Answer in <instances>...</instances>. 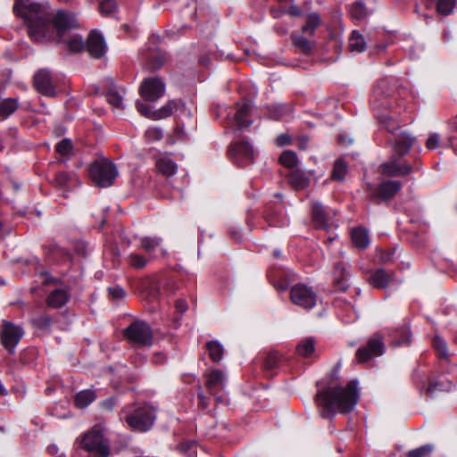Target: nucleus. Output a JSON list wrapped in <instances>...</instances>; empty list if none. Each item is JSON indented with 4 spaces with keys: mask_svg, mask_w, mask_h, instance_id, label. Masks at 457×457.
I'll list each match as a JSON object with an SVG mask.
<instances>
[{
    "mask_svg": "<svg viewBox=\"0 0 457 457\" xmlns=\"http://www.w3.org/2000/svg\"><path fill=\"white\" fill-rule=\"evenodd\" d=\"M18 108V101L15 98H7L0 103V116L4 119L12 115Z\"/></svg>",
    "mask_w": 457,
    "mask_h": 457,
    "instance_id": "32",
    "label": "nucleus"
},
{
    "mask_svg": "<svg viewBox=\"0 0 457 457\" xmlns=\"http://www.w3.org/2000/svg\"><path fill=\"white\" fill-rule=\"evenodd\" d=\"M230 159L237 165H245L253 162L254 150L245 140L235 141L228 149Z\"/></svg>",
    "mask_w": 457,
    "mask_h": 457,
    "instance_id": "10",
    "label": "nucleus"
},
{
    "mask_svg": "<svg viewBox=\"0 0 457 457\" xmlns=\"http://www.w3.org/2000/svg\"><path fill=\"white\" fill-rule=\"evenodd\" d=\"M380 124L392 135H395L399 129L397 122L386 113L378 114Z\"/></svg>",
    "mask_w": 457,
    "mask_h": 457,
    "instance_id": "36",
    "label": "nucleus"
},
{
    "mask_svg": "<svg viewBox=\"0 0 457 457\" xmlns=\"http://www.w3.org/2000/svg\"><path fill=\"white\" fill-rule=\"evenodd\" d=\"M393 343L395 345H403L410 342L411 334L408 328L403 327L394 332Z\"/></svg>",
    "mask_w": 457,
    "mask_h": 457,
    "instance_id": "39",
    "label": "nucleus"
},
{
    "mask_svg": "<svg viewBox=\"0 0 457 457\" xmlns=\"http://www.w3.org/2000/svg\"><path fill=\"white\" fill-rule=\"evenodd\" d=\"M402 184L399 181L387 180L382 182L372 193L371 197L378 198L383 201H387L395 196V195L401 189Z\"/></svg>",
    "mask_w": 457,
    "mask_h": 457,
    "instance_id": "19",
    "label": "nucleus"
},
{
    "mask_svg": "<svg viewBox=\"0 0 457 457\" xmlns=\"http://www.w3.org/2000/svg\"><path fill=\"white\" fill-rule=\"evenodd\" d=\"M70 180L71 176L67 172L62 171L59 172L55 177V185L61 188H64L65 187H67Z\"/></svg>",
    "mask_w": 457,
    "mask_h": 457,
    "instance_id": "54",
    "label": "nucleus"
},
{
    "mask_svg": "<svg viewBox=\"0 0 457 457\" xmlns=\"http://www.w3.org/2000/svg\"><path fill=\"white\" fill-rule=\"evenodd\" d=\"M356 380L350 381L346 386H334L319 391L316 395L317 404L322 409L321 416L329 418L336 412L352 411L358 403L359 390Z\"/></svg>",
    "mask_w": 457,
    "mask_h": 457,
    "instance_id": "2",
    "label": "nucleus"
},
{
    "mask_svg": "<svg viewBox=\"0 0 457 457\" xmlns=\"http://www.w3.org/2000/svg\"><path fill=\"white\" fill-rule=\"evenodd\" d=\"M206 348L208 350L210 358L213 361L220 362L222 360L224 347L219 341L212 340L208 342L206 344Z\"/></svg>",
    "mask_w": 457,
    "mask_h": 457,
    "instance_id": "29",
    "label": "nucleus"
},
{
    "mask_svg": "<svg viewBox=\"0 0 457 457\" xmlns=\"http://www.w3.org/2000/svg\"><path fill=\"white\" fill-rule=\"evenodd\" d=\"M315 349V341L312 337L302 340L296 346V352L299 355L309 357Z\"/></svg>",
    "mask_w": 457,
    "mask_h": 457,
    "instance_id": "33",
    "label": "nucleus"
},
{
    "mask_svg": "<svg viewBox=\"0 0 457 457\" xmlns=\"http://www.w3.org/2000/svg\"><path fill=\"white\" fill-rule=\"evenodd\" d=\"M320 23L317 13H311L307 17L306 23L301 31H294L291 34L293 45L303 54L310 55L314 48V42L310 39Z\"/></svg>",
    "mask_w": 457,
    "mask_h": 457,
    "instance_id": "3",
    "label": "nucleus"
},
{
    "mask_svg": "<svg viewBox=\"0 0 457 457\" xmlns=\"http://www.w3.org/2000/svg\"><path fill=\"white\" fill-rule=\"evenodd\" d=\"M290 299L293 303L309 310L316 305L318 295L312 287L299 283L292 287Z\"/></svg>",
    "mask_w": 457,
    "mask_h": 457,
    "instance_id": "6",
    "label": "nucleus"
},
{
    "mask_svg": "<svg viewBox=\"0 0 457 457\" xmlns=\"http://www.w3.org/2000/svg\"><path fill=\"white\" fill-rule=\"evenodd\" d=\"M308 144V138L307 137H301L298 140V146L302 149L306 148Z\"/></svg>",
    "mask_w": 457,
    "mask_h": 457,
    "instance_id": "60",
    "label": "nucleus"
},
{
    "mask_svg": "<svg viewBox=\"0 0 457 457\" xmlns=\"http://www.w3.org/2000/svg\"><path fill=\"white\" fill-rule=\"evenodd\" d=\"M136 105H137V111H138L142 115H144V116H145V117H148V118H152V119H153V113H154V112H152V111H151L150 107H149L147 104H144V103H142V102L137 101V104H136Z\"/></svg>",
    "mask_w": 457,
    "mask_h": 457,
    "instance_id": "55",
    "label": "nucleus"
},
{
    "mask_svg": "<svg viewBox=\"0 0 457 457\" xmlns=\"http://www.w3.org/2000/svg\"><path fill=\"white\" fill-rule=\"evenodd\" d=\"M348 263L340 261L335 264L334 284L337 290L345 291L349 287L348 283Z\"/></svg>",
    "mask_w": 457,
    "mask_h": 457,
    "instance_id": "21",
    "label": "nucleus"
},
{
    "mask_svg": "<svg viewBox=\"0 0 457 457\" xmlns=\"http://www.w3.org/2000/svg\"><path fill=\"white\" fill-rule=\"evenodd\" d=\"M279 161L284 166L293 168L297 164L298 158L295 152L287 150L282 153Z\"/></svg>",
    "mask_w": 457,
    "mask_h": 457,
    "instance_id": "42",
    "label": "nucleus"
},
{
    "mask_svg": "<svg viewBox=\"0 0 457 457\" xmlns=\"http://www.w3.org/2000/svg\"><path fill=\"white\" fill-rule=\"evenodd\" d=\"M175 307L178 312L184 313L187 310V303L183 299H179L176 302Z\"/></svg>",
    "mask_w": 457,
    "mask_h": 457,
    "instance_id": "57",
    "label": "nucleus"
},
{
    "mask_svg": "<svg viewBox=\"0 0 457 457\" xmlns=\"http://www.w3.org/2000/svg\"><path fill=\"white\" fill-rule=\"evenodd\" d=\"M347 171V164L343 160H337L332 170V179L341 181L345 179Z\"/></svg>",
    "mask_w": 457,
    "mask_h": 457,
    "instance_id": "41",
    "label": "nucleus"
},
{
    "mask_svg": "<svg viewBox=\"0 0 457 457\" xmlns=\"http://www.w3.org/2000/svg\"><path fill=\"white\" fill-rule=\"evenodd\" d=\"M72 149L71 141L69 139H63L56 145V151L62 155H68L71 154Z\"/></svg>",
    "mask_w": 457,
    "mask_h": 457,
    "instance_id": "52",
    "label": "nucleus"
},
{
    "mask_svg": "<svg viewBox=\"0 0 457 457\" xmlns=\"http://www.w3.org/2000/svg\"><path fill=\"white\" fill-rule=\"evenodd\" d=\"M420 169V165L411 166L406 162L401 163L397 159H392L380 165V172L386 176H406Z\"/></svg>",
    "mask_w": 457,
    "mask_h": 457,
    "instance_id": "14",
    "label": "nucleus"
},
{
    "mask_svg": "<svg viewBox=\"0 0 457 457\" xmlns=\"http://www.w3.org/2000/svg\"><path fill=\"white\" fill-rule=\"evenodd\" d=\"M145 137L148 141H158L162 137V130L158 128H150L145 131Z\"/></svg>",
    "mask_w": 457,
    "mask_h": 457,
    "instance_id": "53",
    "label": "nucleus"
},
{
    "mask_svg": "<svg viewBox=\"0 0 457 457\" xmlns=\"http://www.w3.org/2000/svg\"><path fill=\"white\" fill-rule=\"evenodd\" d=\"M140 94L146 100L155 102L165 94V84L159 78L145 79L140 87Z\"/></svg>",
    "mask_w": 457,
    "mask_h": 457,
    "instance_id": "12",
    "label": "nucleus"
},
{
    "mask_svg": "<svg viewBox=\"0 0 457 457\" xmlns=\"http://www.w3.org/2000/svg\"><path fill=\"white\" fill-rule=\"evenodd\" d=\"M289 181L296 189L305 188L310 184L309 177L301 170H293L289 175Z\"/></svg>",
    "mask_w": 457,
    "mask_h": 457,
    "instance_id": "26",
    "label": "nucleus"
},
{
    "mask_svg": "<svg viewBox=\"0 0 457 457\" xmlns=\"http://www.w3.org/2000/svg\"><path fill=\"white\" fill-rule=\"evenodd\" d=\"M350 13L353 19L361 21L367 17L368 12L362 2L355 3L350 9Z\"/></svg>",
    "mask_w": 457,
    "mask_h": 457,
    "instance_id": "43",
    "label": "nucleus"
},
{
    "mask_svg": "<svg viewBox=\"0 0 457 457\" xmlns=\"http://www.w3.org/2000/svg\"><path fill=\"white\" fill-rule=\"evenodd\" d=\"M34 84L37 91L42 95L46 96H54L55 95L52 77L47 70H40L35 74Z\"/></svg>",
    "mask_w": 457,
    "mask_h": 457,
    "instance_id": "15",
    "label": "nucleus"
},
{
    "mask_svg": "<svg viewBox=\"0 0 457 457\" xmlns=\"http://www.w3.org/2000/svg\"><path fill=\"white\" fill-rule=\"evenodd\" d=\"M366 43L363 37L357 31H353L349 38V48L352 52L361 53L364 51Z\"/></svg>",
    "mask_w": 457,
    "mask_h": 457,
    "instance_id": "34",
    "label": "nucleus"
},
{
    "mask_svg": "<svg viewBox=\"0 0 457 457\" xmlns=\"http://www.w3.org/2000/svg\"><path fill=\"white\" fill-rule=\"evenodd\" d=\"M109 293L114 299H120L125 296V292L121 287H110Z\"/></svg>",
    "mask_w": 457,
    "mask_h": 457,
    "instance_id": "56",
    "label": "nucleus"
},
{
    "mask_svg": "<svg viewBox=\"0 0 457 457\" xmlns=\"http://www.w3.org/2000/svg\"><path fill=\"white\" fill-rule=\"evenodd\" d=\"M70 294L66 289L57 288L53 290L47 297L48 306L58 309L62 307L69 300Z\"/></svg>",
    "mask_w": 457,
    "mask_h": 457,
    "instance_id": "25",
    "label": "nucleus"
},
{
    "mask_svg": "<svg viewBox=\"0 0 457 457\" xmlns=\"http://www.w3.org/2000/svg\"><path fill=\"white\" fill-rule=\"evenodd\" d=\"M155 420L154 410L147 405L137 408L133 414L126 417L128 424L139 431L148 430Z\"/></svg>",
    "mask_w": 457,
    "mask_h": 457,
    "instance_id": "8",
    "label": "nucleus"
},
{
    "mask_svg": "<svg viewBox=\"0 0 457 457\" xmlns=\"http://www.w3.org/2000/svg\"><path fill=\"white\" fill-rule=\"evenodd\" d=\"M279 145H285L289 143V137L287 135H281L277 139Z\"/></svg>",
    "mask_w": 457,
    "mask_h": 457,
    "instance_id": "59",
    "label": "nucleus"
},
{
    "mask_svg": "<svg viewBox=\"0 0 457 457\" xmlns=\"http://www.w3.org/2000/svg\"><path fill=\"white\" fill-rule=\"evenodd\" d=\"M146 60H147V63H146L147 69L150 71H154V70L161 68L164 64V62L166 61V54H165V53L158 50V51L150 53L146 56Z\"/></svg>",
    "mask_w": 457,
    "mask_h": 457,
    "instance_id": "28",
    "label": "nucleus"
},
{
    "mask_svg": "<svg viewBox=\"0 0 457 457\" xmlns=\"http://www.w3.org/2000/svg\"><path fill=\"white\" fill-rule=\"evenodd\" d=\"M456 0H438L436 9L438 13L446 16L453 12Z\"/></svg>",
    "mask_w": 457,
    "mask_h": 457,
    "instance_id": "44",
    "label": "nucleus"
},
{
    "mask_svg": "<svg viewBox=\"0 0 457 457\" xmlns=\"http://www.w3.org/2000/svg\"><path fill=\"white\" fill-rule=\"evenodd\" d=\"M47 452L51 454H56L58 453V447L55 445H50L47 447Z\"/></svg>",
    "mask_w": 457,
    "mask_h": 457,
    "instance_id": "61",
    "label": "nucleus"
},
{
    "mask_svg": "<svg viewBox=\"0 0 457 457\" xmlns=\"http://www.w3.org/2000/svg\"><path fill=\"white\" fill-rule=\"evenodd\" d=\"M155 166L158 171L166 177L174 175L178 170L177 164L167 155L156 157Z\"/></svg>",
    "mask_w": 457,
    "mask_h": 457,
    "instance_id": "24",
    "label": "nucleus"
},
{
    "mask_svg": "<svg viewBox=\"0 0 457 457\" xmlns=\"http://www.w3.org/2000/svg\"><path fill=\"white\" fill-rule=\"evenodd\" d=\"M88 172L93 182L100 187L112 186L118 175L116 166L106 159L96 160L90 165Z\"/></svg>",
    "mask_w": 457,
    "mask_h": 457,
    "instance_id": "5",
    "label": "nucleus"
},
{
    "mask_svg": "<svg viewBox=\"0 0 457 457\" xmlns=\"http://www.w3.org/2000/svg\"><path fill=\"white\" fill-rule=\"evenodd\" d=\"M117 10V4L114 0H104L99 4V12L103 15H112Z\"/></svg>",
    "mask_w": 457,
    "mask_h": 457,
    "instance_id": "48",
    "label": "nucleus"
},
{
    "mask_svg": "<svg viewBox=\"0 0 457 457\" xmlns=\"http://www.w3.org/2000/svg\"><path fill=\"white\" fill-rule=\"evenodd\" d=\"M179 111V112L186 111L185 104L180 100H170L162 108L154 112L153 119H154V120L164 119Z\"/></svg>",
    "mask_w": 457,
    "mask_h": 457,
    "instance_id": "22",
    "label": "nucleus"
},
{
    "mask_svg": "<svg viewBox=\"0 0 457 457\" xmlns=\"http://www.w3.org/2000/svg\"><path fill=\"white\" fill-rule=\"evenodd\" d=\"M434 450V446L430 444L422 445L416 449L409 451L406 455L407 457H426L429 455Z\"/></svg>",
    "mask_w": 457,
    "mask_h": 457,
    "instance_id": "45",
    "label": "nucleus"
},
{
    "mask_svg": "<svg viewBox=\"0 0 457 457\" xmlns=\"http://www.w3.org/2000/svg\"><path fill=\"white\" fill-rule=\"evenodd\" d=\"M384 353L383 337L379 333L374 334L365 346L360 347L356 352L357 359L360 362H366L375 356Z\"/></svg>",
    "mask_w": 457,
    "mask_h": 457,
    "instance_id": "11",
    "label": "nucleus"
},
{
    "mask_svg": "<svg viewBox=\"0 0 457 457\" xmlns=\"http://www.w3.org/2000/svg\"><path fill=\"white\" fill-rule=\"evenodd\" d=\"M163 360H164V356L160 354V353H157L154 356V361H155V362H162V361H163Z\"/></svg>",
    "mask_w": 457,
    "mask_h": 457,
    "instance_id": "63",
    "label": "nucleus"
},
{
    "mask_svg": "<svg viewBox=\"0 0 457 457\" xmlns=\"http://www.w3.org/2000/svg\"><path fill=\"white\" fill-rule=\"evenodd\" d=\"M82 447L98 457H108L110 453L109 441L105 437L104 428L100 425L93 427L85 433L81 440Z\"/></svg>",
    "mask_w": 457,
    "mask_h": 457,
    "instance_id": "4",
    "label": "nucleus"
},
{
    "mask_svg": "<svg viewBox=\"0 0 457 457\" xmlns=\"http://www.w3.org/2000/svg\"><path fill=\"white\" fill-rule=\"evenodd\" d=\"M106 97L107 101L113 107L118 109H123V97L119 92L112 89L109 91Z\"/></svg>",
    "mask_w": 457,
    "mask_h": 457,
    "instance_id": "47",
    "label": "nucleus"
},
{
    "mask_svg": "<svg viewBox=\"0 0 457 457\" xmlns=\"http://www.w3.org/2000/svg\"><path fill=\"white\" fill-rule=\"evenodd\" d=\"M251 110V104L245 102L237 104V111L234 115V122L238 130H243L251 126L252 120H247Z\"/></svg>",
    "mask_w": 457,
    "mask_h": 457,
    "instance_id": "23",
    "label": "nucleus"
},
{
    "mask_svg": "<svg viewBox=\"0 0 457 457\" xmlns=\"http://www.w3.org/2000/svg\"><path fill=\"white\" fill-rule=\"evenodd\" d=\"M393 92L394 89L390 87L389 81L386 79H380L372 92L371 104L373 108L387 107L389 105L388 97Z\"/></svg>",
    "mask_w": 457,
    "mask_h": 457,
    "instance_id": "13",
    "label": "nucleus"
},
{
    "mask_svg": "<svg viewBox=\"0 0 457 457\" xmlns=\"http://www.w3.org/2000/svg\"><path fill=\"white\" fill-rule=\"evenodd\" d=\"M270 116L274 120H279L282 118V114L277 111L274 113H271Z\"/></svg>",
    "mask_w": 457,
    "mask_h": 457,
    "instance_id": "64",
    "label": "nucleus"
},
{
    "mask_svg": "<svg viewBox=\"0 0 457 457\" xmlns=\"http://www.w3.org/2000/svg\"><path fill=\"white\" fill-rule=\"evenodd\" d=\"M67 49L71 53H79L85 47V43L81 36L75 34L63 41Z\"/></svg>",
    "mask_w": 457,
    "mask_h": 457,
    "instance_id": "35",
    "label": "nucleus"
},
{
    "mask_svg": "<svg viewBox=\"0 0 457 457\" xmlns=\"http://www.w3.org/2000/svg\"><path fill=\"white\" fill-rule=\"evenodd\" d=\"M13 12L27 23L29 37L37 42L51 41L62 37L69 29L79 27L74 12L59 10L51 13L46 4H40L30 0H15Z\"/></svg>",
    "mask_w": 457,
    "mask_h": 457,
    "instance_id": "1",
    "label": "nucleus"
},
{
    "mask_svg": "<svg viewBox=\"0 0 457 457\" xmlns=\"http://www.w3.org/2000/svg\"><path fill=\"white\" fill-rule=\"evenodd\" d=\"M32 322L39 329H48L52 324V318L47 314H43L33 319Z\"/></svg>",
    "mask_w": 457,
    "mask_h": 457,
    "instance_id": "50",
    "label": "nucleus"
},
{
    "mask_svg": "<svg viewBox=\"0 0 457 457\" xmlns=\"http://www.w3.org/2000/svg\"><path fill=\"white\" fill-rule=\"evenodd\" d=\"M125 337L138 345H150L153 342V332L149 325L144 321H134L124 330Z\"/></svg>",
    "mask_w": 457,
    "mask_h": 457,
    "instance_id": "7",
    "label": "nucleus"
},
{
    "mask_svg": "<svg viewBox=\"0 0 457 457\" xmlns=\"http://www.w3.org/2000/svg\"><path fill=\"white\" fill-rule=\"evenodd\" d=\"M453 387V385L452 384V382H450L447 379H445L444 378H441L438 381H435L429 384L428 387V393L432 395L436 391L449 392L452 390Z\"/></svg>",
    "mask_w": 457,
    "mask_h": 457,
    "instance_id": "38",
    "label": "nucleus"
},
{
    "mask_svg": "<svg viewBox=\"0 0 457 457\" xmlns=\"http://www.w3.org/2000/svg\"><path fill=\"white\" fill-rule=\"evenodd\" d=\"M87 49L95 58L102 57L106 52V44L104 37L96 30H93L87 40Z\"/></svg>",
    "mask_w": 457,
    "mask_h": 457,
    "instance_id": "18",
    "label": "nucleus"
},
{
    "mask_svg": "<svg viewBox=\"0 0 457 457\" xmlns=\"http://www.w3.org/2000/svg\"><path fill=\"white\" fill-rule=\"evenodd\" d=\"M24 335L21 327L14 325L12 322L3 320L1 341L4 347L9 353L12 354L15 352L17 345Z\"/></svg>",
    "mask_w": 457,
    "mask_h": 457,
    "instance_id": "9",
    "label": "nucleus"
},
{
    "mask_svg": "<svg viewBox=\"0 0 457 457\" xmlns=\"http://www.w3.org/2000/svg\"><path fill=\"white\" fill-rule=\"evenodd\" d=\"M278 361L279 357L277 352L270 353L263 363L265 370L271 371L274 370L278 366Z\"/></svg>",
    "mask_w": 457,
    "mask_h": 457,
    "instance_id": "49",
    "label": "nucleus"
},
{
    "mask_svg": "<svg viewBox=\"0 0 457 457\" xmlns=\"http://www.w3.org/2000/svg\"><path fill=\"white\" fill-rule=\"evenodd\" d=\"M433 346L440 357L445 359L448 358L447 345L446 342L444 339H442L438 336H436L433 340Z\"/></svg>",
    "mask_w": 457,
    "mask_h": 457,
    "instance_id": "46",
    "label": "nucleus"
},
{
    "mask_svg": "<svg viewBox=\"0 0 457 457\" xmlns=\"http://www.w3.org/2000/svg\"><path fill=\"white\" fill-rule=\"evenodd\" d=\"M449 124L453 130L457 132V116L453 120H450Z\"/></svg>",
    "mask_w": 457,
    "mask_h": 457,
    "instance_id": "62",
    "label": "nucleus"
},
{
    "mask_svg": "<svg viewBox=\"0 0 457 457\" xmlns=\"http://www.w3.org/2000/svg\"><path fill=\"white\" fill-rule=\"evenodd\" d=\"M206 386L209 392L215 396L219 402L223 401L222 396L217 395V389H224L226 386V376L220 370H213L207 375Z\"/></svg>",
    "mask_w": 457,
    "mask_h": 457,
    "instance_id": "17",
    "label": "nucleus"
},
{
    "mask_svg": "<svg viewBox=\"0 0 457 457\" xmlns=\"http://www.w3.org/2000/svg\"><path fill=\"white\" fill-rule=\"evenodd\" d=\"M338 140L341 145H345V146L351 145L353 142L352 138H350L346 136H344V135H340L338 137Z\"/></svg>",
    "mask_w": 457,
    "mask_h": 457,
    "instance_id": "58",
    "label": "nucleus"
},
{
    "mask_svg": "<svg viewBox=\"0 0 457 457\" xmlns=\"http://www.w3.org/2000/svg\"><path fill=\"white\" fill-rule=\"evenodd\" d=\"M126 261L132 268L140 270L147 265L149 258H145L137 253H130L126 257Z\"/></svg>",
    "mask_w": 457,
    "mask_h": 457,
    "instance_id": "37",
    "label": "nucleus"
},
{
    "mask_svg": "<svg viewBox=\"0 0 457 457\" xmlns=\"http://www.w3.org/2000/svg\"><path fill=\"white\" fill-rule=\"evenodd\" d=\"M352 240L354 246L360 249L366 248L370 244L369 234L362 228H356L352 230Z\"/></svg>",
    "mask_w": 457,
    "mask_h": 457,
    "instance_id": "27",
    "label": "nucleus"
},
{
    "mask_svg": "<svg viewBox=\"0 0 457 457\" xmlns=\"http://www.w3.org/2000/svg\"><path fill=\"white\" fill-rule=\"evenodd\" d=\"M441 143V137L438 133H430L426 140V147L428 150H435L439 147Z\"/></svg>",
    "mask_w": 457,
    "mask_h": 457,
    "instance_id": "51",
    "label": "nucleus"
},
{
    "mask_svg": "<svg viewBox=\"0 0 457 457\" xmlns=\"http://www.w3.org/2000/svg\"><path fill=\"white\" fill-rule=\"evenodd\" d=\"M162 239L159 237H142L140 239V248H142L146 253H150L152 251L156 249L161 245Z\"/></svg>",
    "mask_w": 457,
    "mask_h": 457,
    "instance_id": "40",
    "label": "nucleus"
},
{
    "mask_svg": "<svg viewBox=\"0 0 457 457\" xmlns=\"http://www.w3.org/2000/svg\"><path fill=\"white\" fill-rule=\"evenodd\" d=\"M96 398L94 391L87 389L79 392L76 395L75 403L79 408L87 407Z\"/></svg>",
    "mask_w": 457,
    "mask_h": 457,
    "instance_id": "31",
    "label": "nucleus"
},
{
    "mask_svg": "<svg viewBox=\"0 0 457 457\" xmlns=\"http://www.w3.org/2000/svg\"><path fill=\"white\" fill-rule=\"evenodd\" d=\"M389 140L394 142V150L399 155L406 154L414 143V137L400 129Z\"/></svg>",
    "mask_w": 457,
    "mask_h": 457,
    "instance_id": "20",
    "label": "nucleus"
},
{
    "mask_svg": "<svg viewBox=\"0 0 457 457\" xmlns=\"http://www.w3.org/2000/svg\"><path fill=\"white\" fill-rule=\"evenodd\" d=\"M332 214L320 203L315 202L312 206V222L316 228H328L330 226Z\"/></svg>",
    "mask_w": 457,
    "mask_h": 457,
    "instance_id": "16",
    "label": "nucleus"
},
{
    "mask_svg": "<svg viewBox=\"0 0 457 457\" xmlns=\"http://www.w3.org/2000/svg\"><path fill=\"white\" fill-rule=\"evenodd\" d=\"M370 283L377 288H385L388 286L390 281V275L384 270L379 269L376 270L370 277Z\"/></svg>",
    "mask_w": 457,
    "mask_h": 457,
    "instance_id": "30",
    "label": "nucleus"
}]
</instances>
